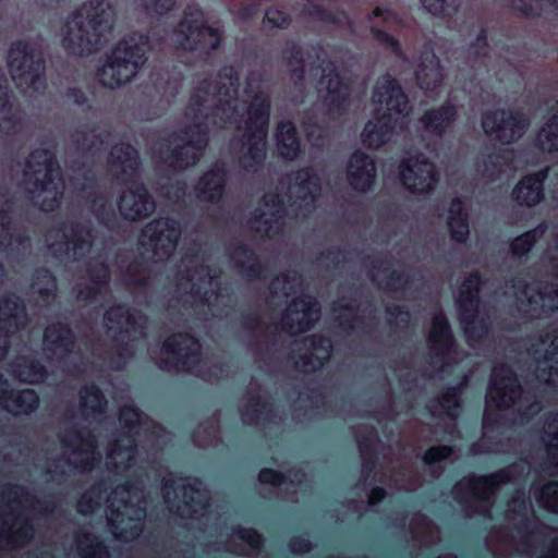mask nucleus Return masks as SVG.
<instances>
[{
	"mask_svg": "<svg viewBox=\"0 0 558 558\" xmlns=\"http://www.w3.org/2000/svg\"><path fill=\"white\" fill-rule=\"evenodd\" d=\"M447 225L452 241L459 244L468 241L470 236L469 214L459 196L453 197L450 202Z\"/></svg>",
	"mask_w": 558,
	"mask_h": 558,
	"instance_id": "33",
	"label": "nucleus"
},
{
	"mask_svg": "<svg viewBox=\"0 0 558 558\" xmlns=\"http://www.w3.org/2000/svg\"><path fill=\"white\" fill-rule=\"evenodd\" d=\"M489 44L486 26H482L475 37L468 46V53L474 60H484L488 57Z\"/></svg>",
	"mask_w": 558,
	"mask_h": 558,
	"instance_id": "57",
	"label": "nucleus"
},
{
	"mask_svg": "<svg viewBox=\"0 0 558 558\" xmlns=\"http://www.w3.org/2000/svg\"><path fill=\"white\" fill-rule=\"evenodd\" d=\"M482 277L478 272H471L462 282L457 299L458 307L470 305L478 307Z\"/></svg>",
	"mask_w": 558,
	"mask_h": 558,
	"instance_id": "44",
	"label": "nucleus"
},
{
	"mask_svg": "<svg viewBox=\"0 0 558 558\" xmlns=\"http://www.w3.org/2000/svg\"><path fill=\"white\" fill-rule=\"evenodd\" d=\"M538 500L545 509L558 513V481L545 484L539 490Z\"/></svg>",
	"mask_w": 558,
	"mask_h": 558,
	"instance_id": "60",
	"label": "nucleus"
},
{
	"mask_svg": "<svg viewBox=\"0 0 558 558\" xmlns=\"http://www.w3.org/2000/svg\"><path fill=\"white\" fill-rule=\"evenodd\" d=\"M105 320L109 325V329L116 330L117 355L119 357L126 356L129 354L128 343L120 341V338H129L132 332H136V311L126 304L116 303L106 310Z\"/></svg>",
	"mask_w": 558,
	"mask_h": 558,
	"instance_id": "22",
	"label": "nucleus"
},
{
	"mask_svg": "<svg viewBox=\"0 0 558 558\" xmlns=\"http://www.w3.org/2000/svg\"><path fill=\"white\" fill-rule=\"evenodd\" d=\"M500 160L506 163L511 162L513 160V149L500 148L497 154L488 155L483 160V177L494 180L501 172Z\"/></svg>",
	"mask_w": 558,
	"mask_h": 558,
	"instance_id": "52",
	"label": "nucleus"
},
{
	"mask_svg": "<svg viewBox=\"0 0 558 558\" xmlns=\"http://www.w3.org/2000/svg\"><path fill=\"white\" fill-rule=\"evenodd\" d=\"M40 399L32 388H10L0 373V407L14 417L29 416L39 408Z\"/></svg>",
	"mask_w": 558,
	"mask_h": 558,
	"instance_id": "20",
	"label": "nucleus"
},
{
	"mask_svg": "<svg viewBox=\"0 0 558 558\" xmlns=\"http://www.w3.org/2000/svg\"><path fill=\"white\" fill-rule=\"evenodd\" d=\"M226 255L236 272L247 281L267 278L268 265L248 243L242 240L232 242L227 247Z\"/></svg>",
	"mask_w": 558,
	"mask_h": 558,
	"instance_id": "17",
	"label": "nucleus"
},
{
	"mask_svg": "<svg viewBox=\"0 0 558 558\" xmlns=\"http://www.w3.org/2000/svg\"><path fill=\"white\" fill-rule=\"evenodd\" d=\"M228 170L222 162H216L204 171L193 186L196 198L201 202L217 205L227 190Z\"/></svg>",
	"mask_w": 558,
	"mask_h": 558,
	"instance_id": "21",
	"label": "nucleus"
},
{
	"mask_svg": "<svg viewBox=\"0 0 558 558\" xmlns=\"http://www.w3.org/2000/svg\"><path fill=\"white\" fill-rule=\"evenodd\" d=\"M477 308L470 305L459 307L460 310V322L462 324L464 333L470 339H482L488 335L490 326L484 318H477Z\"/></svg>",
	"mask_w": 558,
	"mask_h": 558,
	"instance_id": "39",
	"label": "nucleus"
},
{
	"mask_svg": "<svg viewBox=\"0 0 558 558\" xmlns=\"http://www.w3.org/2000/svg\"><path fill=\"white\" fill-rule=\"evenodd\" d=\"M13 373L21 383L38 385L48 378L46 366L31 356H20L12 364Z\"/></svg>",
	"mask_w": 558,
	"mask_h": 558,
	"instance_id": "35",
	"label": "nucleus"
},
{
	"mask_svg": "<svg viewBox=\"0 0 558 558\" xmlns=\"http://www.w3.org/2000/svg\"><path fill=\"white\" fill-rule=\"evenodd\" d=\"M522 392L515 372L506 363L496 365L492 371L487 395L499 410L512 407Z\"/></svg>",
	"mask_w": 558,
	"mask_h": 558,
	"instance_id": "15",
	"label": "nucleus"
},
{
	"mask_svg": "<svg viewBox=\"0 0 558 558\" xmlns=\"http://www.w3.org/2000/svg\"><path fill=\"white\" fill-rule=\"evenodd\" d=\"M8 66L17 87L34 92L46 88V60L38 43L27 39L13 41L8 52Z\"/></svg>",
	"mask_w": 558,
	"mask_h": 558,
	"instance_id": "6",
	"label": "nucleus"
},
{
	"mask_svg": "<svg viewBox=\"0 0 558 558\" xmlns=\"http://www.w3.org/2000/svg\"><path fill=\"white\" fill-rule=\"evenodd\" d=\"M59 439L63 447H72L74 452H84L86 456L77 462L66 459V464H73L74 468L82 471H92L101 460V456L97 452V438L90 429L72 428L61 434Z\"/></svg>",
	"mask_w": 558,
	"mask_h": 558,
	"instance_id": "19",
	"label": "nucleus"
},
{
	"mask_svg": "<svg viewBox=\"0 0 558 558\" xmlns=\"http://www.w3.org/2000/svg\"><path fill=\"white\" fill-rule=\"evenodd\" d=\"M399 175L402 186L416 195L430 193L439 181L435 163L422 153L402 159Z\"/></svg>",
	"mask_w": 558,
	"mask_h": 558,
	"instance_id": "12",
	"label": "nucleus"
},
{
	"mask_svg": "<svg viewBox=\"0 0 558 558\" xmlns=\"http://www.w3.org/2000/svg\"><path fill=\"white\" fill-rule=\"evenodd\" d=\"M24 177L32 185L29 198L41 211L52 213L60 207L63 190L56 183L57 178L61 179V168L54 151L33 149L25 159Z\"/></svg>",
	"mask_w": 558,
	"mask_h": 558,
	"instance_id": "2",
	"label": "nucleus"
},
{
	"mask_svg": "<svg viewBox=\"0 0 558 558\" xmlns=\"http://www.w3.org/2000/svg\"><path fill=\"white\" fill-rule=\"evenodd\" d=\"M183 507L177 506L175 512L181 517H193L198 509H205L208 505L207 498L201 489L194 484L183 485Z\"/></svg>",
	"mask_w": 558,
	"mask_h": 558,
	"instance_id": "41",
	"label": "nucleus"
},
{
	"mask_svg": "<svg viewBox=\"0 0 558 558\" xmlns=\"http://www.w3.org/2000/svg\"><path fill=\"white\" fill-rule=\"evenodd\" d=\"M80 408L85 415L101 414L107 407V399L95 383L84 385L80 390Z\"/></svg>",
	"mask_w": 558,
	"mask_h": 558,
	"instance_id": "38",
	"label": "nucleus"
},
{
	"mask_svg": "<svg viewBox=\"0 0 558 558\" xmlns=\"http://www.w3.org/2000/svg\"><path fill=\"white\" fill-rule=\"evenodd\" d=\"M270 111L269 97L262 93L255 94L247 108L242 149L238 156L240 168L246 172L258 171L266 161Z\"/></svg>",
	"mask_w": 558,
	"mask_h": 558,
	"instance_id": "3",
	"label": "nucleus"
},
{
	"mask_svg": "<svg viewBox=\"0 0 558 558\" xmlns=\"http://www.w3.org/2000/svg\"><path fill=\"white\" fill-rule=\"evenodd\" d=\"M461 385L445 386L438 395V400L440 401L441 407L445 410V413L451 420H456L458 417V412L459 409L461 408Z\"/></svg>",
	"mask_w": 558,
	"mask_h": 558,
	"instance_id": "50",
	"label": "nucleus"
},
{
	"mask_svg": "<svg viewBox=\"0 0 558 558\" xmlns=\"http://www.w3.org/2000/svg\"><path fill=\"white\" fill-rule=\"evenodd\" d=\"M77 138L75 140L76 147L84 154H93L102 144L104 138L100 133L96 132V125H92L87 131H77Z\"/></svg>",
	"mask_w": 558,
	"mask_h": 558,
	"instance_id": "55",
	"label": "nucleus"
},
{
	"mask_svg": "<svg viewBox=\"0 0 558 558\" xmlns=\"http://www.w3.org/2000/svg\"><path fill=\"white\" fill-rule=\"evenodd\" d=\"M418 86L427 92L437 89L442 82V74L439 66V60L432 53L425 58L415 72Z\"/></svg>",
	"mask_w": 558,
	"mask_h": 558,
	"instance_id": "37",
	"label": "nucleus"
},
{
	"mask_svg": "<svg viewBox=\"0 0 558 558\" xmlns=\"http://www.w3.org/2000/svg\"><path fill=\"white\" fill-rule=\"evenodd\" d=\"M537 140L543 150L548 153L558 151V108L553 109V112L538 131Z\"/></svg>",
	"mask_w": 558,
	"mask_h": 558,
	"instance_id": "46",
	"label": "nucleus"
},
{
	"mask_svg": "<svg viewBox=\"0 0 558 558\" xmlns=\"http://www.w3.org/2000/svg\"><path fill=\"white\" fill-rule=\"evenodd\" d=\"M356 441L364 469L372 471L376 465V445L379 441L376 430L372 427L366 434L360 435Z\"/></svg>",
	"mask_w": 558,
	"mask_h": 558,
	"instance_id": "48",
	"label": "nucleus"
},
{
	"mask_svg": "<svg viewBox=\"0 0 558 558\" xmlns=\"http://www.w3.org/2000/svg\"><path fill=\"white\" fill-rule=\"evenodd\" d=\"M453 454V448L449 445H437L427 448L422 457L425 465H434L448 460Z\"/></svg>",
	"mask_w": 558,
	"mask_h": 558,
	"instance_id": "61",
	"label": "nucleus"
},
{
	"mask_svg": "<svg viewBox=\"0 0 558 558\" xmlns=\"http://www.w3.org/2000/svg\"><path fill=\"white\" fill-rule=\"evenodd\" d=\"M299 361L301 363V372L305 374H312L320 371L328 363V356H320L317 353L307 351L303 354H300Z\"/></svg>",
	"mask_w": 558,
	"mask_h": 558,
	"instance_id": "62",
	"label": "nucleus"
},
{
	"mask_svg": "<svg viewBox=\"0 0 558 558\" xmlns=\"http://www.w3.org/2000/svg\"><path fill=\"white\" fill-rule=\"evenodd\" d=\"M27 322L26 305L19 295L0 296V337L10 338L23 330Z\"/></svg>",
	"mask_w": 558,
	"mask_h": 558,
	"instance_id": "24",
	"label": "nucleus"
},
{
	"mask_svg": "<svg viewBox=\"0 0 558 558\" xmlns=\"http://www.w3.org/2000/svg\"><path fill=\"white\" fill-rule=\"evenodd\" d=\"M77 553L81 558H109V548L93 533L85 532L76 537Z\"/></svg>",
	"mask_w": 558,
	"mask_h": 558,
	"instance_id": "42",
	"label": "nucleus"
},
{
	"mask_svg": "<svg viewBox=\"0 0 558 558\" xmlns=\"http://www.w3.org/2000/svg\"><path fill=\"white\" fill-rule=\"evenodd\" d=\"M105 492L102 483L93 484L81 495L76 502V511L82 515L92 514L101 502V494Z\"/></svg>",
	"mask_w": 558,
	"mask_h": 558,
	"instance_id": "49",
	"label": "nucleus"
},
{
	"mask_svg": "<svg viewBox=\"0 0 558 558\" xmlns=\"http://www.w3.org/2000/svg\"><path fill=\"white\" fill-rule=\"evenodd\" d=\"M458 118L456 105L446 101L436 108L426 110L418 119L423 130L429 135L442 138Z\"/></svg>",
	"mask_w": 558,
	"mask_h": 558,
	"instance_id": "28",
	"label": "nucleus"
},
{
	"mask_svg": "<svg viewBox=\"0 0 558 558\" xmlns=\"http://www.w3.org/2000/svg\"><path fill=\"white\" fill-rule=\"evenodd\" d=\"M320 315L317 299L307 293L292 298L281 315V327L289 335L305 333L312 330Z\"/></svg>",
	"mask_w": 558,
	"mask_h": 558,
	"instance_id": "13",
	"label": "nucleus"
},
{
	"mask_svg": "<svg viewBox=\"0 0 558 558\" xmlns=\"http://www.w3.org/2000/svg\"><path fill=\"white\" fill-rule=\"evenodd\" d=\"M142 232L148 239L154 255L160 259H168L177 250L182 229L178 219L160 216L146 223Z\"/></svg>",
	"mask_w": 558,
	"mask_h": 558,
	"instance_id": "14",
	"label": "nucleus"
},
{
	"mask_svg": "<svg viewBox=\"0 0 558 558\" xmlns=\"http://www.w3.org/2000/svg\"><path fill=\"white\" fill-rule=\"evenodd\" d=\"M315 68L322 70L319 84H325L322 102L326 114L329 117L344 116L351 105L352 87L350 82L341 76L336 64L330 60L324 58L322 63Z\"/></svg>",
	"mask_w": 558,
	"mask_h": 558,
	"instance_id": "11",
	"label": "nucleus"
},
{
	"mask_svg": "<svg viewBox=\"0 0 558 558\" xmlns=\"http://www.w3.org/2000/svg\"><path fill=\"white\" fill-rule=\"evenodd\" d=\"M85 183H82L78 186L80 191H87L85 196V202L88 205V208L96 220L105 226L110 227L117 220V214L111 204L108 203V199L104 194L98 193L94 184L96 179L89 172L84 174Z\"/></svg>",
	"mask_w": 558,
	"mask_h": 558,
	"instance_id": "30",
	"label": "nucleus"
},
{
	"mask_svg": "<svg viewBox=\"0 0 558 558\" xmlns=\"http://www.w3.org/2000/svg\"><path fill=\"white\" fill-rule=\"evenodd\" d=\"M34 281L38 286L37 293L41 299H50L56 295L57 278L49 268H37L34 272Z\"/></svg>",
	"mask_w": 558,
	"mask_h": 558,
	"instance_id": "53",
	"label": "nucleus"
},
{
	"mask_svg": "<svg viewBox=\"0 0 558 558\" xmlns=\"http://www.w3.org/2000/svg\"><path fill=\"white\" fill-rule=\"evenodd\" d=\"M35 535V527L33 523L25 519L21 522L19 527L14 531H12L8 537L7 542L14 546H23L27 543H29Z\"/></svg>",
	"mask_w": 558,
	"mask_h": 558,
	"instance_id": "59",
	"label": "nucleus"
},
{
	"mask_svg": "<svg viewBox=\"0 0 558 558\" xmlns=\"http://www.w3.org/2000/svg\"><path fill=\"white\" fill-rule=\"evenodd\" d=\"M481 124L487 136H494L502 145H511L524 135L530 121L520 110L494 109L482 114Z\"/></svg>",
	"mask_w": 558,
	"mask_h": 558,
	"instance_id": "8",
	"label": "nucleus"
},
{
	"mask_svg": "<svg viewBox=\"0 0 558 558\" xmlns=\"http://www.w3.org/2000/svg\"><path fill=\"white\" fill-rule=\"evenodd\" d=\"M240 327L250 335H266L270 343L276 342V332L269 330L257 311L242 312L239 317Z\"/></svg>",
	"mask_w": 558,
	"mask_h": 558,
	"instance_id": "47",
	"label": "nucleus"
},
{
	"mask_svg": "<svg viewBox=\"0 0 558 558\" xmlns=\"http://www.w3.org/2000/svg\"><path fill=\"white\" fill-rule=\"evenodd\" d=\"M149 48L147 34L133 33L119 40L100 69L102 84L117 88L130 82L146 63Z\"/></svg>",
	"mask_w": 558,
	"mask_h": 558,
	"instance_id": "4",
	"label": "nucleus"
},
{
	"mask_svg": "<svg viewBox=\"0 0 558 558\" xmlns=\"http://www.w3.org/2000/svg\"><path fill=\"white\" fill-rule=\"evenodd\" d=\"M161 353L167 355L159 365L161 369L180 368L186 373H193L202 356L199 340L186 331L168 336L161 344Z\"/></svg>",
	"mask_w": 558,
	"mask_h": 558,
	"instance_id": "10",
	"label": "nucleus"
},
{
	"mask_svg": "<svg viewBox=\"0 0 558 558\" xmlns=\"http://www.w3.org/2000/svg\"><path fill=\"white\" fill-rule=\"evenodd\" d=\"M294 182L301 193L300 198L314 199L320 191V179L312 167H304L295 171Z\"/></svg>",
	"mask_w": 558,
	"mask_h": 558,
	"instance_id": "43",
	"label": "nucleus"
},
{
	"mask_svg": "<svg viewBox=\"0 0 558 558\" xmlns=\"http://www.w3.org/2000/svg\"><path fill=\"white\" fill-rule=\"evenodd\" d=\"M76 337L71 327L62 322L46 326L43 335L44 350L51 355L68 356L73 352Z\"/></svg>",
	"mask_w": 558,
	"mask_h": 558,
	"instance_id": "29",
	"label": "nucleus"
},
{
	"mask_svg": "<svg viewBox=\"0 0 558 558\" xmlns=\"http://www.w3.org/2000/svg\"><path fill=\"white\" fill-rule=\"evenodd\" d=\"M272 415V404L260 397H253L242 411V420L244 422H257L259 418L268 421Z\"/></svg>",
	"mask_w": 558,
	"mask_h": 558,
	"instance_id": "51",
	"label": "nucleus"
},
{
	"mask_svg": "<svg viewBox=\"0 0 558 558\" xmlns=\"http://www.w3.org/2000/svg\"><path fill=\"white\" fill-rule=\"evenodd\" d=\"M546 170L522 177L511 191V198L524 207H534L545 197Z\"/></svg>",
	"mask_w": 558,
	"mask_h": 558,
	"instance_id": "27",
	"label": "nucleus"
},
{
	"mask_svg": "<svg viewBox=\"0 0 558 558\" xmlns=\"http://www.w3.org/2000/svg\"><path fill=\"white\" fill-rule=\"evenodd\" d=\"M12 90L5 78L0 80V121L7 135H16L23 131V111L14 106Z\"/></svg>",
	"mask_w": 558,
	"mask_h": 558,
	"instance_id": "31",
	"label": "nucleus"
},
{
	"mask_svg": "<svg viewBox=\"0 0 558 558\" xmlns=\"http://www.w3.org/2000/svg\"><path fill=\"white\" fill-rule=\"evenodd\" d=\"M64 228L69 231L64 233V236L73 251L74 257L81 259L86 256L93 246V230L90 226L73 220L64 225Z\"/></svg>",
	"mask_w": 558,
	"mask_h": 558,
	"instance_id": "34",
	"label": "nucleus"
},
{
	"mask_svg": "<svg viewBox=\"0 0 558 558\" xmlns=\"http://www.w3.org/2000/svg\"><path fill=\"white\" fill-rule=\"evenodd\" d=\"M398 126V118L391 112H380L376 109L372 120L367 121L362 134V144L371 149H377L385 145Z\"/></svg>",
	"mask_w": 558,
	"mask_h": 558,
	"instance_id": "26",
	"label": "nucleus"
},
{
	"mask_svg": "<svg viewBox=\"0 0 558 558\" xmlns=\"http://www.w3.org/2000/svg\"><path fill=\"white\" fill-rule=\"evenodd\" d=\"M427 342L430 348V365H439V371H444L449 365L448 356L457 351V340L446 314L441 311L432 318Z\"/></svg>",
	"mask_w": 558,
	"mask_h": 558,
	"instance_id": "16",
	"label": "nucleus"
},
{
	"mask_svg": "<svg viewBox=\"0 0 558 558\" xmlns=\"http://www.w3.org/2000/svg\"><path fill=\"white\" fill-rule=\"evenodd\" d=\"M512 502L514 505V512L522 517V520L517 524L515 530L519 534H527L532 520L526 515L527 513V500L523 490H517L512 496Z\"/></svg>",
	"mask_w": 558,
	"mask_h": 558,
	"instance_id": "56",
	"label": "nucleus"
},
{
	"mask_svg": "<svg viewBox=\"0 0 558 558\" xmlns=\"http://www.w3.org/2000/svg\"><path fill=\"white\" fill-rule=\"evenodd\" d=\"M209 130L204 121H193L165 137L159 147L161 161L173 171L194 167L208 146Z\"/></svg>",
	"mask_w": 558,
	"mask_h": 558,
	"instance_id": "5",
	"label": "nucleus"
},
{
	"mask_svg": "<svg viewBox=\"0 0 558 558\" xmlns=\"http://www.w3.org/2000/svg\"><path fill=\"white\" fill-rule=\"evenodd\" d=\"M278 150L286 160H294L301 153V140L296 126L291 121H282L278 125Z\"/></svg>",
	"mask_w": 558,
	"mask_h": 558,
	"instance_id": "36",
	"label": "nucleus"
},
{
	"mask_svg": "<svg viewBox=\"0 0 558 558\" xmlns=\"http://www.w3.org/2000/svg\"><path fill=\"white\" fill-rule=\"evenodd\" d=\"M524 465L513 462L497 472L487 475H472L468 478V486L461 482L454 484L452 496L457 501H465L468 492L484 502L496 493L501 484L511 483L523 474Z\"/></svg>",
	"mask_w": 558,
	"mask_h": 558,
	"instance_id": "9",
	"label": "nucleus"
},
{
	"mask_svg": "<svg viewBox=\"0 0 558 558\" xmlns=\"http://www.w3.org/2000/svg\"><path fill=\"white\" fill-rule=\"evenodd\" d=\"M89 283L102 289L109 286L111 281L110 268L106 263H98L88 269Z\"/></svg>",
	"mask_w": 558,
	"mask_h": 558,
	"instance_id": "64",
	"label": "nucleus"
},
{
	"mask_svg": "<svg viewBox=\"0 0 558 558\" xmlns=\"http://www.w3.org/2000/svg\"><path fill=\"white\" fill-rule=\"evenodd\" d=\"M121 217L130 222L148 218L156 209V203L144 183H133L118 197Z\"/></svg>",
	"mask_w": 558,
	"mask_h": 558,
	"instance_id": "18",
	"label": "nucleus"
},
{
	"mask_svg": "<svg viewBox=\"0 0 558 558\" xmlns=\"http://www.w3.org/2000/svg\"><path fill=\"white\" fill-rule=\"evenodd\" d=\"M173 39L186 51H199L207 58L218 50L222 44V34L209 26L204 20L195 19L187 11L173 28Z\"/></svg>",
	"mask_w": 558,
	"mask_h": 558,
	"instance_id": "7",
	"label": "nucleus"
},
{
	"mask_svg": "<svg viewBox=\"0 0 558 558\" xmlns=\"http://www.w3.org/2000/svg\"><path fill=\"white\" fill-rule=\"evenodd\" d=\"M421 2L428 13L441 17H452L461 5V0H421Z\"/></svg>",
	"mask_w": 558,
	"mask_h": 558,
	"instance_id": "54",
	"label": "nucleus"
},
{
	"mask_svg": "<svg viewBox=\"0 0 558 558\" xmlns=\"http://www.w3.org/2000/svg\"><path fill=\"white\" fill-rule=\"evenodd\" d=\"M232 533L254 550L259 551L264 547L265 538L263 534L253 527L236 525L232 529Z\"/></svg>",
	"mask_w": 558,
	"mask_h": 558,
	"instance_id": "58",
	"label": "nucleus"
},
{
	"mask_svg": "<svg viewBox=\"0 0 558 558\" xmlns=\"http://www.w3.org/2000/svg\"><path fill=\"white\" fill-rule=\"evenodd\" d=\"M545 232V226L539 225L517 235L509 244L510 252L515 257L527 255Z\"/></svg>",
	"mask_w": 558,
	"mask_h": 558,
	"instance_id": "45",
	"label": "nucleus"
},
{
	"mask_svg": "<svg viewBox=\"0 0 558 558\" xmlns=\"http://www.w3.org/2000/svg\"><path fill=\"white\" fill-rule=\"evenodd\" d=\"M108 162L121 174L128 177V182L135 178L141 170L140 153L130 143L114 145L109 154Z\"/></svg>",
	"mask_w": 558,
	"mask_h": 558,
	"instance_id": "32",
	"label": "nucleus"
},
{
	"mask_svg": "<svg viewBox=\"0 0 558 558\" xmlns=\"http://www.w3.org/2000/svg\"><path fill=\"white\" fill-rule=\"evenodd\" d=\"M369 32L373 38L380 46L385 47L386 49H389L392 53L397 56L402 53L400 41L395 36L374 25L371 26Z\"/></svg>",
	"mask_w": 558,
	"mask_h": 558,
	"instance_id": "63",
	"label": "nucleus"
},
{
	"mask_svg": "<svg viewBox=\"0 0 558 558\" xmlns=\"http://www.w3.org/2000/svg\"><path fill=\"white\" fill-rule=\"evenodd\" d=\"M116 22L114 7L105 0H89L68 17L62 46L69 54L89 56L96 52Z\"/></svg>",
	"mask_w": 558,
	"mask_h": 558,
	"instance_id": "1",
	"label": "nucleus"
},
{
	"mask_svg": "<svg viewBox=\"0 0 558 558\" xmlns=\"http://www.w3.org/2000/svg\"><path fill=\"white\" fill-rule=\"evenodd\" d=\"M376 177L377 168L369 155L360 149L350 155L347 163V181L353 191L368 192L374 186Z\"/></svg>",
	"mask_w": 558,
	"mask_h": 558,
	"instance_id": "23",
	"label": "nucleus"
},
{
	"mask_svg": "<svg viewBox=\"0 0 558 558\" xmlns=\"http://www.w3.org/2000/svg\"><path fill=\"white\" fill-rule=\"evenodd\" d=\"M390 266L391 263L388 259H376L373 263L374 269L388 274L385 290L389 292L407 290L412 282L411 276L402 270L390 269Z\"/></svg>",
	"mask_w": 558,
	"mask_h": 558,
	"instance_id": "40",
	"label": "nucleus"
},
{
	"mask_svg": "<svg viewBox=\"0 0 558 558\" xmlns=\"http://www.w3.org/2000/svg\"><path fill=\"white\" fill-rule=\"evenodd\" d=\"M373 102L383 105L386 104V111L391 112L398 118V121L407 110L409 98L400 84L389 74L384 75L378 80L373 89Z\"/></svg>",
	"mask_w": 558,
	"mask_h": 558,
	"instance_id": "25",
	"label": "nucleus"
}]
</instances>
